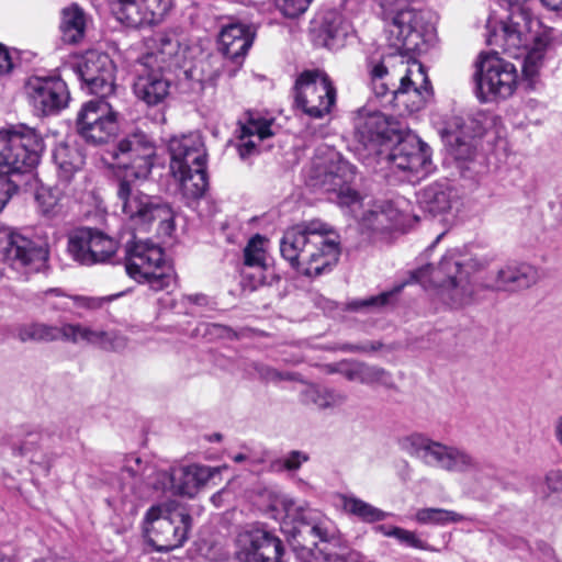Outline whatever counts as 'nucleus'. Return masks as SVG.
Instances as JSON below:
<instances>
[{"label": "nucleus", "mask_w": 562, "mask_h": 562, "mask_svg": "<svg viewBox=\"0 0 562 562\" xmlns=\"http://www.w3.org/2000/svg\"><path fill=\"white\" fill-rule=\"evenodd\" d=\"M312 0H277L281 12L288 18H296L304 13Z\"/></svg>", "instance_id": "864d4df0"}, {"label": "nucleus", "mask_w": 562, "mask_h": 562, "mask_svg": "<svg viewBox=\"0 0 562 562\" xmlns=\"http://www.w3.org/2000/svg\"><path fill=\"white\" fill-rule=\"evenodd\" d=\"M370 76L376 97L386 95L391 81L397 79L400 86L391 91L392 101L395 106H403L408 112L420 110L429 97V81L424 66L415 58L390 55L371 67Z\"/></svg>", "instance_id": "20e7f679"}, {"label": "nucleus", "mask_w": 562, "mask_h": 562, "mask_svg": "<svg viewBox=\"0 0 562 562\" xmlns=\"http://www.w3.org/2000/svg\"><path fill=\"white\" fill-rule=\"evenodd\" d=\"M554 435L559 443L562 446V416H560L554 424Z\"/></svg>", "instance_id": "69168bd1"}, {"label": "nucleus", "mask_w": 562, "mask_h": 562, "mask_svg": "<svg viewBox=\"0 0 562 562\" xmlns=\"http://www.w3.org/2000/svg\"><path fill=\"white\" fill-rule=\"evenodd\" d=\"M477 465L476 460L464 449L449 446L445 469L448 472H468Z\"/></svg>", "instance_id": "79ce46f5"}, {"label": "nucleus", "mask_w": 562, "mask_h": 562, "mask_svg": "<svg viewBox=\"0 0 562 562\" xmlns=\"http://www.w3.org/2000/svg\"><path fill=\"white\" fill-rule=\"evenodd\" d=\"M475 91L482 102L507 99L518 85V71L514 64L499 57L498 52L481 54L475 63Z\"/></svg>", "instance_id": "9d476101"}, {"label": "nucleus", "mask_w": 562, "mask_h": 562, "mask_svg": "<svg viewBox=\"0 0 562 562\" xmlns=\"http://www.w3.org/2000/svg\"><path fill=\"white\" fill-rule=\"evenodd\" d=\"M171 173L179 182L180 190L184 196L198 199L205 193L207 189L206 164L171 170Z\"/></svg>", "instance_id": "2f4dec72"}, {"label": "nucleus", "mask_w": 562, "mask_h": 562, "mask_svg": "<svg viewBox=\"0 0 562 562\" xmlns=\"http://www.w3.org/2000/svg\"><path fill=\"white\" fill-rule=\"evenodd\" d=\"M392 295V292H384L366 300L352 301L351 303H349V308L352 311H359L362 308L381 307L387 304Z\"/></svg>", "instance_id": "5fc2aeb1"}, {"label": "nucleus", "mask_w": 562, "mask_h": 562, "mask_svg": "<svg viewBox=\"0 0 562 562\" xmlns=\"http://www.w3.org/2000/svg\"><path fill=\"white\" fill-rule=\"evenodd\" d=\"M103 99L85 103L77 116L79 134L93 144L106 143L117 131L116 115Z\"/></svg>", "instance_id": "a211bd4d"}, {"label": "nucleus", "mask_w": 562, "mask_h": 562, "mask_svg": "<svg viewBox=\"0 0 562 562\" xmlns=\"http://www.w3.org/2000/svg\"><path fill=\"white\" fill-rule=\"evenodd\" d=\"M348 31L349 25L344 18L338 12L329 11L322 18L318 38L324 46L334 49L342 45Z\"/></svg>", "instance_id": "72a5a7b5"}, {"label": "nucleus", "mask_w": 562, "mask_h": 562, "mask_svg": "<svg viewBox=\"0 0 562 562\" xmlns=\"http://www.w3.org/2000/svg\"><path fill=\"white\" fill-rule=\"evenodd\" d=\"M20 339L55 341L64 340V324L60 326L48 325L44 323H35L20 331Z\"/></svg>", "instance_id": "ea45409f"}, {"label": "nucleus", "mask_w": 562, "mask_h": 562, "mask_svg": "<svg viewBox=\"0 0 562 562\" xmlns=\"http://www.w3.org/2000/svg\"><path fill=\"white\" fill-rule=\"evenodd\" d=\"M356 176L355 168L334 150L317 155L313 160L310 180L313 187L335 193L340 205L355 206L360 202V195L350 184Z\"/></svg>", "instance_id": "6e6552de"}, {"label": "nucleus", "mask_w": 562, "mask_h": 562, "mask_svg": "<svg viewBox=\"0 0 562 562\" xmlns=\"http://www.w3.org/2000/svg\"><path fill=\"white\" fill-rule=\"evenodd\" d=\"M514 11L509 18L502 21L488 20L486 29V43L510 57L525 56L522 72L532 78L542 64L546 49L551 44V31L542 30L531 35L533 25L539 26L520 8V4L509 3Z\"/></svg>", "instance_id": "7ed1b4c3"}, {"label": "nucleus", "mask_w": 562, "mask_h": 562, "mask_svg": "<svg viewBox=\"0 0 562 562\" xmlns=\"http://www.w3.org/2000/svg\"><path fill=\"white\" fill-rule=\"evenodd\" d=\"M431 441L432 440L430 438L415 432L401 437L397 440V445L402 451L409 454L411 457H417L424 460Z\"/></svg>", "instance_id": "a18cd8bd"}, {"label": "nucleus", "mask_w": 562, "mask_h": 562, "mask_svg": "<svg viewBox=\"0 0 562 562\" xmlns=\"http://www.w3.org/2000/svg\"><path fill=\"white\" fill-rule=\"evenodd\" d=\"M145 1L143 0H117L116 14L120 21L132 27L150 25L149 23H134L130 16V8L135 9L139 14L145 13Z\"/></svg>", "instance_id": "09e8293b"}, {"label": "nucleus", "mask_w": 562, "mask_h": 562, "mask_svg": "<svg viewBox=\"0 0 562 562\" xmlns=\"http://www.w3.org/2000/svg\"><path fill=\"white\" fill-rule=\"evenodd\" d=\"M49 249L9 228L0 229V260L13 269L40 270L48 260Z\"/></svg>", "instance_id": "dca6fc26"}, {"label": "nucleus", "mask_w": 562, "mask_h": 562, "mask_svg": "<svg viewBox=\"0 0 562 562\" xmlns=\"http://www.w3.org/2000/svg\"><path fill=\"white\" fill-rule=\"evenodd\" d=\"M233 460L237 463H240V462H244L245 460H247V456L244 454V453H237L233 457Z\"/></svg>", "instance_id": "338daca9"}, {"label": "nucleus", "mask_w": 562, "mask_h": 562, "mask_svg": "<svg viewBox=\"0 0 562 562\" xmlns=\"http://www.w3.org/2000/svg\"><path fill=\"white\" fill-rule=\"evenodd\" d=\"M125 269L138 282H147L154 291L169 289L175 276L167 266L162 249L148 240H134L127 245Z\"/></svg>", "instance_id": "9b49d317"}, {"label": "nucleus", "mask_w": 562, "mask_h": 562, "mask_svg": "<svg viewBox=\"0 0 562 562\" xmlns=\"http://www.w3.org/2000/svg\"><path fill=\"white\" fill-rule=\"evenodd\" d=\"M272 120L261 117L259 114L250 113L241 125L240 144L238 145L239 156L245 159L257 153L260 142L273 135L271 131Z\"/></svg>", "instance_id": "c756f323"}, {"label": "nucleus", "mask_w": 562, "mask_h": 562, "mask_svg": "<svg viewBox=\"0 0 562 562\" xmlns=\"http://www.w3.org/2000/svg\"><path fill=\"white\" fill-rule=\"evenodd\" d=\"M386 31L390 46L397 50L394 56L407 59L414 58L411 54L424 49L435 27L427 13L407 7L393 13Z\"/></svg>", "instance_id": "1a4fd4ad"}, {"label": "nucleus", "mask_w": 562, "mask_h": 562, "mask_svg": "<svg viewBox=\"0 0 562 562\" xmlns=\"http://www.w3.org/2000/svg\"><path fill=\"white\" fill-rule=\"evenodd\" d=\"M57 182L69 188V193L78 202H88L93 196L91 178L83 170L85 157L79 148L58 144L53 151Z\"/></svg>", "instance_id": "4468645a"}, {"label": "nucleus", "mask_w": 562, "mask_h": 562, "mask_svg": "<svg viewBox=\"0 0 562 562\" xmlns=\"http://www.w3.org/2000/svg\"><path fill=\"white\" fill-rule=\"evenodd\" d=\"M305 396L319 408L336 407L346 401V395L327 387H311Z\"/></svg>", "instance_id": "c03bdc74"}, {"label": "nucleus", "mask_w": 562, "mask_h": 562, "mask_svg": "<svg viewBox=\"0 0 562 562\" xmlns=\"http://www.w3.org/2000/svg\"><path fill=\"white\" fill-rule=\"evenodd\" d=\"M540 279L539 270L527 262H507L496 274L495 288L502 291L529 289Z\"/></svg>", "instance_id": "a878e982"}, {"label": "nucleus", "mask_w": 562, "mask_h": 562, "mask_svg": "<svg viewBox=\"0 0 562 562\" xmlns=\"http://www.w3.org/2000/svg\"><path fill=\"white\" fill-rule=\"evenodd\" d=\"M294 99L297 108L306 115L322 119L336 102V89L324 71L305 70L295 81Z\"/></svg>", "instance_id": "f8f14e48"}, {"label": "nucleus", "mask_w": 562, "mask_h": 562, "mask_svg": "<svg viewBox=\"0 0 562 562\" xmlns=\"http://www.w3.org/2000/svg\"><path fill=\"white\" fill-rule=\"evenodd\" d=\"M387 160L392 167L417 178L425 177L431 170L430 148L417 136L400 139L387 155Z\"/></svg>", "instance_id": "412c9836"}, {"label": "nucleus", "mask_w": 562, "mask_h": 562, "mask_svg": "<svg viewBox=\"0 0 562 562\" xmlns=\"http://www.w3.org/2000/svg\"><path fill=\"white\" fill-rule=\"evenodd\" d=\"M143 474H145L144 484L156 491L173 492V470L168 473L166 471H158L155 467H146Z\"/></svg>", "instance_id": "49530a36"}, {"label": "nucleus", "mask_w": 562, "mask_h": 562, "mask_svg": "<svg viewBox=\"0 0 562 562\" xmlns=\"http://www.w3.org/2000/svg\"><path fill=\"white\" fill-rule=\"evenodd\" d=\"M69 193V188L63 187L58 182L54 187H41L37 189L35 200L40 213L46 217H56L65 210V202Z\"/></svg>", "instance_id": "473e14b6"}, {"label": "nucleus", "mask_w": 562, "mask_h": 562, "mask_svg": "<svg viewBox=\"0 0 562 562\" xmlns=\"http://www.w3.org/2000/svg\"><path fill=\"white\" fill-rule=\"evenodd\" d=\"M156 49L144 56L140 67H153L165 69L171 67H181L186 59L187 47H183L180 37L176 32H166L157 34L155 38Z\"/></svg>", "instance_id": "5701e85b"}, {"label": "nucleus", "mask_w": 562, "mask_h": 562, "mask_svg": "<svg viewBox=\"0 0 562 562\" xmlns=\"http://www.w3.org/2000/svg\"><path fill=\"white\" fill-rule=\"evenodd\" d=\"M103 337L99 340L98 347L104 350H122L127 346V339L115 330H103Z\"/></svg>", "instance_id": "603ef678"}, {"label": "nucleus", "mask_w": 562, "mask_h": 562, "mask_svg": "<svg viewBox=\"0 0 562 562\" xmlns=\"http://www.w3.org/2000/svg\"><path fill=\"white\" fill-rule=\"evenodd\" d=\"M274 512H282L284 519L297 521L295 527L299 536L312 537L319 541H330L337 537L338 530L334 521L318 510L297 503L286 495H273L270 505Z\"/></svg>", "instance_id": "ddd939ff"}, {"label": "nucleus", "mask_w": 562, "mask_h": 562, "mask_svg": "<svg viewBox=\"0 0 562 562\" xmlns=\"http://www.w3.org/2000/svg\"><path fill=\"white\" fill-rule=\"evenodd\" d=\"M146 467L149 465L144 464L140 458L132 456L126 459L123 472L127 473L128 476L134 479L136 482L144 483L145 474H143V472Z\"/></svg>", "instance_id": "4d7b16f0"}, {"label": "nucleus", "mask_w": 562, "mask_h": 562, "mask_svg": "<svg viewBox=\"0 0 562 562\" xmlns=\"http://www.w3.org/2000/svg\"><path fill=\"white\" fill-rule=\"evenodd\" d=\"M353 125L357 140L372 153H379L378 147L384 142L400 138L398 122L380 111L359 110Z\"/></svg>", "instance_id": "6ab92c4d"}, {"label": "nucleus", "mask_w": 562, "mask_h": 562, "mask_svg": "<svg viewBox=\"0 0 562 562\" xmlns=\"http://www.w3.org/2000/svg\"><path fill=\"white\" fill-rule=\"evenodd\" d=\"M155 154L154 140L142 131L131 133L119 142L114 157L126 173L119 181L116 195L122 213L133 225L147 229L156 222L158 231L169 236L175 228L170 205L144 193L135 182L149 176Z\"/></svg>", "instance_id": "f257e3e1"}, {"label": "nucleus", "mask_w": 562, "mask_h": 562, "mask_svg": "<svg viewBox=\"0 0 562 562\" xmlns=\"http://www.w3.org/2000/svg\"><path fill=\"white\" fill-rule=\"evenodd\" d=\"M56 295L60 297V301L52 302L50 305L54 310L58 311H69V301H72L75 306L85 308V310H99L105 303L111 302L115 297L120 296V294L111 295V296H85V295H74L67 296L60 293L58 289H52L46 292V296Z\"/></svg>", "instance_id": "c9c22d12"}, {"label": "nucleus", "mask_w": 562, "mask_h": 562, "mask_svg": "<svg viewBox=\"0 0 562 562\" xmlns=\"http://www.w3.org/2000/svg\"><path fill=\"white\" fill-rule=\"evenodd\" d=\"M60 30L64 42L69 44L80 42L86 31V16L83 11L77 5L64 9Z\"/></svg>", "instance_id": "f704fd0d"}, {"label": "nucleus", "mask_w": 562, "mask_h": 562, "mask_svg": "<svg viewBox=\"0 0 562 562\" xmlns=\"http://www.w3.org/2000/svg\"><path fill=\"white\" fill-rule=\"evenodd\" d=\"M12 60L9 52L0 44V75L8 74L12 69Z\"/></svg>", "instance_id": "680f3d73"}, {"label": "nucleus", "mask_w": 562, "mask_h": 562, "mask_svg": "<svg viewBox=\"0 0 562 562\" xmlns=\"http://www.w3.org/2000/svg\"><path fill=\"white\" fill-rule=\"evenodd\" d=\"M75 70L90 93L105 98L114 92L115 66L108 54L89 50L77 63Z\"/></svg>", "instance_id": "aec40b11"}, {"label": "nucleus", "mask_w": 562, "mask_h": 562, "mask_svg": "<svg viewBox=\"0 0 562 562\" xmlns=\"http://www.w3.org/2000/svg\"><path fill=\"white\" fill-rule=\"evenodd\" d=\"M217 473L218 468L199 464L173 469V493L192 497Z\"/></svg>", "instance_id": "c85d7f7f"}, {"label": "nucleus", "mask_w": 562, "mask_h": 562, "mask_svg": "<svg viewBox=\"0 0 562 562\" xmlns=\"http://www.w3.org/2000/svg\"><path fill=\"white\" fill-rule=\"evenodd\" d=\"M26 90L34 108L43 114H52L63 110L70 99L67 85L60 78H30Z\"/></svg>", "instance_id": "4be33fe9"}, {"label": "nucleus", "mask_w": 562, "mask_h": 562, "mask_svg": "<svg viewBox=\"0 0 562 562\" xmlns=\"http://www.w3.org/2000/svg\"><path fill=\"white\" fill-rule=\"evenodd\" d=\"M394 538H396L400 542L420 550H429V546L419 539L415 532L397 527L396 530H393Z\"/></svg>", "instance_id": "6e6d98bb"}, {"label": "nucleus", "mask_w": 562, "mask_h": 562, "mask_svg": "<svg viewBox=\"0 0 562 562\" xmlns=\"http://www.w3.org/2000/svg\"><path fill=\"white\" fill-rule=\"evenodd\" d=\"M45 144L33 127L25 124L9 125L0 130V212L18 186L9 175L25 173L40 162Z\"/></svg>", "instance_id": "39448f33"}, {"label": "nucleus", "mask_w": 562, "mask_h": 562, "mask_svg": "<svg viewBox=\"0 0 562 562\" xmlns=\"http://www.w3.org/2000/svg\"><path fill=\"white\" fill-rule=\"evenodd\" d=\"M401 213L391 203L369 210L362 217V224L373 231H386L397 225Z\"/></svg>", "instance_id": "e433bc0d"}, {"label": "nucleus", "mask_w": 562, "mask_h": 562, "mask_svg": "<svg viewBox=\"0 0 562 562\" xmlns=\"http://www.w3.org/2000/svg\"><path fill=\"white\" fill-rule=\"evenodd\" d=\"M145 524L149 544L156 551L168 552L187 541L192 518L183 506L166 503L151 506L146 513Z\"/></svg>", "instance_id": "0eeeda50"}, {"label": "nucleus", "mask_w": 562, "mask_h": 562, "mask_svg": "<svg viewBox=\"0 0 562 562\" xmlns=\"http://www.w3.org/2000/svg\"><path fill=\"white\" fill-rule=\"evenodd\" d=\"M415 520L420 525L446 526L465 520V516L445 508H420L415 514Z\"/></svg>", "instance_id": "4c0bfd02"}, {"label": "nucleus", "mask_w": 562, "mask_h": 562, "mask_svg": "<svg viewBox=\"0 0 562 562\" xmlns=\"http://www.w3.org/2000/svg\"><path fill=\"white\" fill-rule=\"evenodd\" d=\"M449 446L443 445L439 441H431L429 449L426 453L424 462L426 464L445 469L446 457Z\"/></svg>", "instance_id": "3c124183"}, {"label": "nucleus", "mask_w": 562, "mask_h": 562, "mask_svg": "<svg viewBox=\"0 0 562 562\" xmlns=\"http://www.w3.org/2000/svg\"><path fill=\"white\" fill-rule=\"evenodd\" d=\"M168 150L171 158L170 170L206 164V150L201 136L196 133L171 137Z\"/></svg>", "instance_id": "b1692460"}, {"label": "nucleus", "mask_w": 562, "mask_h": 562, "mask_svg": "<svg viewBox=\"0 0 562 562\" xmlns=\"http://www.w3.org/2000/svg\"><path fill=\"white\" fill-rule=\"evenodd\" d=\"M103 329L93 328L80 323H64V341L72 344L87 342L98 346L103 337Z\"/></svg>", "instance_id": "58836bf2"}, {"label": "nucleus", "mask_w": 562, "mask_h": 562, "mask_svg": "<svg viewBox=\"0 0 562 562\" xmlns=\"http://www.w3.org/2000/svg\"><path fill=\"white\" fill-rule=\"evenodd\" d=\"M138 76L134 82L135 95L148 105L161 103L169 94L170 81L165 78L162 69L153 67H143L137 70Z\"/></svg>", "instance_id": "393cba45"}, {"label": "nucleus", "mask_w": 562, "mask_h": 562, "mask_svg": "<svg viewBox=\"0 0 562 562\" xmlns=\"http://www.w3.org/2000/svg\"><path fill=\"white\" fill-rule=\"evenodd\" d=\"M540 3L551 11H562V0H539Z\"/></svg>", "instance_id": "e2e57ef3"}, {"label": "nucleus", "mask_w": 562, "mask_h": 562, "mask_svg": "<svg viewBox=\"0 0 562 562\" xmlns=\"http://www.w3.org/2000/svg\"><path fill=\"white\" fill-rule=\"evenodd\" d=\"M307 460V454L301 451H291L286 457L278 461L277 464L280 465L279 469L294 471L297 470L302 465V463L306 462Z\"/></svg>", "instance_id": "bf43d9fd"}, {"label": "nucleus", "mask_w": 562, "mask_h": 562, "mask_svg": "<svg viewBox=\"0 0 562 562\" xmlns=\"http://www.w3.org/2000/svg\"><path fill=\"white\" fill-rule=\"evenodd\" d=\"M443 137L450 145L468 146V140L472 137V133L467 124V120L462 116L451 117L443 131Z\"/></svg>", "instance_id": "37998d69"}, {"label": "nucleus", "mask_w": 562, "mask_h": 562, "mask_svg": "<svg viewBox=\"0 0 562 562\" xmlns=\"http://www.w3.org/2000/svg\"><path fill=\"white\" fill-rule=\"evenodd\" d=\"M0 562H12L11 558L0 552Z\"/></svg>", "instance_id": "774afa93"}, {"label": "nucleus", "mask_w": 562, "mask_h": 562, "mask_svg": "<svg viewBox=\"0 0 562 562\" xmlns=\"http://www.w3.org/2000/svg\"><path fill=\"white\" fill-rule=\"evenodd\" d=\"M255 31L243 23H231L223 26L218 42L223 54L233 59L244 58L251 47Z\"/></svg>", "instance_id": "bb28decb"}, {"label": "nucleus", "mask_w": 562, "mask_h": 562, "mask_svg": "<svg viewBox=\"0 0 562 562\" xmlns=\"http://www.w3.org/2000/svg\"><path fill=\"white\" fill-rule=\"evenodd\" d=\"M13 454L26 459L27 462L48 470L52 464L50 457L44 447V434L37 428L25 429L19 439L12 443Z\"/></svg>", "instance_id": "cd10ccee"}, {"label": "nucleus", "mask_w": 562, "mask_h": 562, "mask_svg": "<svg viewBox=\"0 0 562 562\" xmlns=\"http://www.w3.org/2000/svg\"><path fill=\"white\" fill-rule=\"evenodd\" d=\"M362 369L363 363L358 362H342L336 369L341 375L349 381H357L362 383Z\"/></svg>", "instance_id": "13d9d810"}, {"label": "nucleus", "mask_w": 562, "mask_h": 562, "mask_svg": "<svg viewBox=\"0 0 562 562\" xmlns=\"http://www.w3.org/2000/svg\"><path fill=\"white\" fill-rule=\"evenodd\" d=\"M117 249L119 243L97 228L81 227L68 236L67 251L74 261L82 266L104 263Z\"/></svg>", "instance_id": "2eb2a0df"}, {"label": "nucleus", "mask_w": 562, "mask_h": 562, "mask_svg": "<svg viewBox=\"0 0 562 562\" xmlns=\"http://www.w3.org/2000/svg\"><path fill=\"white\" fill-rule=\"evenodd\" d=\"M411 281L431 291L435 300L451 310H461L475 301L470 273L454 254L445 255L439 263L424 266L411 274Z\"/></svg>", "instance_id": "423d86ee"}, {"label": "nucleus", "mask_w": 562, "mask_h": 562, "mask_svg": "<svg viewBox=\"0 0 562 562\" xmlns=\"http://www.w3.org/2000/svg\"><path fill=\"white\" fill-rule=\"evenodd\" d=\"M396 528L397 527L385 526V525H379V526L374 527L375 531H378L386 537H393V538H394L393 530H396Z\"/></svg>", "instance_id": "0e129e2a"}, {"label": "nucleus", "mask_w": 562, "mask_h": 562, "mask_svg": "<svg viewBox=\"0 0 562 562\" xmlns=\"http://www.w3.org/2000/svg\"><path fill=\"white\" fill-rule=\"evenodd\" d=\"M342 507L347 513L369 522L379 521L386 517L384 512L356 497H344Z\"/></svg>", "instance_id": "a19ab883"}, {"label": "nucleus", "mask_w": 562, "mask_h": 562, "mask_svg": "<svg viewBox=\"0 0 562 562\" xmlns=\"http://www.w3.org/2000/svg\"><path fill=\"white\" fill-rule=\"evenodd\" d=\"M265 239L257 235L252 237L244 250L245 265L249 267L263 268L266 261V251L263 249Z\"/></svg>", "instance_id": "de8ad7c7"}, {"label": "nucleus", "mask_w": 562, "mask_h": 562, "mask_svg": "<svg viewBox=\"0 0 562 562\" xmlns=\"http://www.w3.org/2000/svg\"><path fill=\"white\" fill-rule=\"evenodd\" d=\"M362 383L363 384H381L386 387L393 385L392 376L384 369L379 367H371L363 363L362 369Z\"/></svg>", "instance_id": "8fccbe9b"}, {"label": "nucleus", "mask_w": 562, "mask_h": 562, "mask_svg": "<svg viewBox=\"0 0 562 562\" xmlns=\"http://www.w3.org/2000/svg\"><path fill=\"white\" fill-rule=\"evenodd\" d=\"M235 543L236 555L240 562H280L283 554L282 541L257 526L240 530Z\"/></svg>", "instance_id": "f3484780"}, {"label": "nucleus", "mask_w": 562, "mask_h": 562, "mask_svg": "<svg viewBox=\"0 0 562 562\" xmlns=\"http://www.w3.org/2000/svg\"><path fill=\"white\" fill-rule=\"evenodd\" d=\"M458 200L456 189L448 182H435L427 186L419 195L422 207L432 215L449 212Z\"/></svg>", "instance_id": "7c9ffc66"}, {"label": "nucleus", "mask_w": 562, "mask_h": 562, "mask_svg": "<svg viewBox=\"0 0 562 562\" xmlns=\"http://www.w3.org/2000/svg\"><path fill=\"white\" fill-rule=\"evenodd\" d=\"M546 481H547L548 487L551 491H553V492L562 491V473L561 472H559V471L550 472L547 475Z\"/></svg>", "instance_id": "052dcab7"}, {"label": "nucleus", "mask_w": 562, "mask_h": 562, "mask_svg": "<svg viewBox=\"0 0 562 562\" xmlns=\"http://www.w3.org/2000/svg\"><path fill=\"white\" fill-rule=\"evenodd\" d=\"M280 251L299 272L317 277L338 262L339 236L319 220L303 222L285 231Z\"/></svg>", "instance_id": "f03ea898"}]
</instances>
